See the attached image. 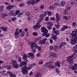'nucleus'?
<instances>
[{
    "instance_id": "nucleus-6",
    "label": "nucleus",
    "mask_w": 77,
    "mask_h": 77,
    "mask_svg": "<svg viewBox=\"0 0 77 77\" xmlns=\"http://www.w3.org/2000/svg\"><path fill=\"white\" fill-rule=\"evenodd\" d=\"M15 7V5H9L7 6L6 7V8L8 11H10L11 9H12V8H14Z\"/></svg>"
},
{
    "instance_id": "nucleus-40",
    "label": "nucleus",
    "mask_w": 77,
    "mask_h": 77,
    "mask_svg": "<svg viewBox=\"0 0 77 77\" xmlns=\"http://www.w3.org/2000/svg\"><path fill=\"white\" fill-rule=\"evenodd\" d=\"M20 11L17 10L16 11V15H18V14H19L20 13Z\"/></svg>"
},
{
    "instance_id": "nucleus-29",
    "label": "nucleus",
    "mask_w": 77,
    "mask_h": 77,
    "mask_svg": "<svg viewBox=\"0 0 77 77\" xmlns=\"http://www.w3.org/2000/svg\"><path fill=\"white\" fill-rule=\"evenodd\" d=\"M0 11L1 12H2V11H4L3 9L4 8V6L3 5H1L0 7Z\"/></svg>"
},
{
    "instance_id": "nucleus-26",
    "label": "nucleus",
    "mask_w": 77,
    "mask_h": 77,
    "mask_svg": "<svg viewBox=\"0 0 77 77\" xmlns=\"http://www.w3.org/2000/svg\"><path fill=\"white\" fill-rule=\"evenodd\" d=\"M38 43L39 44H45V43L42 40L39 41Z\"/></svg>"
},
{
    "instance_id": "nucleus-8",
    "label": "nucleus",
    "mask_w": 77,
    "mask_h": 77,
    "mask_svg": "<svg viewBox=\"0 0 77 77\" xmlns=\"http://www.w3.org/2000/svg\"><path fill=\"white\" fill-rule=\"evenodd\" d=\"M41 25H39V23H36V26H33V28L34 29H35V30H37V29H39L41 27Z\"/></svg>"
},
{
    "instance_id": "nucleus-36",
    "label": "nucleus",
    "mask_w": 77,
    "mask_h": 77,
    "mask_svg": "<svg viewBox=\"0 0 77 77\" xmlns=\"http://www.w3.org/2000/svg\"><path fill=\"white\" fill-rule=\"evenodd\" d=\"M25 35V32H23L21 33L20 36H23V37Z\"/></svg>"
},
{
    "instance_id": "nucleus-51",
    "label": "nucleus",
    "mask_w": 77,
    "mask_h": 77,
    "mask_svg": "<svg viewBox=\"0 0 77 77\" xmlns=\"http://www.w3.org/2000/svg\"><path fill=\"white\" fill-rule=\"evenodd\" d=\"M7 74H9V75H10L12 73L9 71H7Z\"/></svg>"
},
{
    "instance_id": "nucleus-24",
    "label": "nucleus",
    "mask_w": 77,
    "mask_h": 77,
    "mask_svg": "<svg viewBox=\"0 0 77 77\" xmlns=\"http://www.w3.org/2000/svg\"><path fill=\"white\" fill-rule=\"evenodd\" d=\"M61 5L62 6H63L65 5V2L64 1H62L61 2Z\"/></svg>"
},
{
    "instance_id": "nucleus-9",
    "label": "nucleus",
    "mask_w": 77,
    "mask_h": 77,
    "mask_svg": "<svg viewBox=\"0 0 77 77\" xmlns=\"http://www.w3.org/2000/svg\"><path fill=\"white\" fill-rule=\"evenodd\" d=\"M28 63V60H25L24 61L21 62V65H19L20 67H22L23 66L26 65Z\"/></svg>"
},
{
    "instance_id": "nucleus-46",
    "label": "nucleus",
    "mask_w": 77,
    "mask_h": 77,
    "mask_svg": "<svg viewBox=\"0 0 77 77\" xmlns=\"http://www.w3.org/2000/svg\"><path fill=\"white\" fill-rule=\"evenodd\" d=\"M21 61V57H20L18 58V62H20Z\"/></svg>"
},
{
    "instance_id": "nucleus-15",
    "label": "nucleus",
    "mask_w": 77,
    "mask_h": 77,
    "mask_svg": "<svg viewBox=\"0 0 77 77\" xmlns=\"http://www.w3.org/2000/svg\"><path fill=\"white\" fill-rule=\"evenodd\" d=\"M2 30L3 32H6L8 31V29L5 26H2L0 28Z\"/></svg>"
},
{
    "instance_id": "nucleus-57",
    "label": "nucleus",
    "mask_w": 77,
    "mask_h": 77,
    "mask_svg": "<svg viewBox=\"0 0 77 77\" xmlns=\"http://www.w3.org/2000/svg\"><path fill=\"white\" fill-rule=\"evenodd\" d=\"M45 21H48V17H46L45 18Z\"/></svg>"
},
{
    "instance_id": "nucleus-17",
    "label": "nucleus",
    "mask_w": 77,
    "mask_h": 77,
    "mask_svg": "<svg viewBox=\"0 0 77 77\" xmlns=\"http://www.w3.org/2000/svg\"><path fill=\"white\" fill-rule=\"evenodd\" d=\"M55 65L58 67H60V63L59 61H56L55 63Z\"/></svg>"
},
{
    "instance_id": "nucleus-62",
    "label": "nucleus",
    "mask_w": 77,
    "mask_h": 77,
    "mask_svg": "<svg viewBox=\"0 0 77 77\" xmlns=\"http://www.w3.org/2000/svg\"><path fill=\"white\" fill-rule=\"evenodd\" d=\"M17 15V14H16V13H13V16H14V17H15Z\"/></svg>"
},
{
    "instance_id": "nucleus-50",
    "label": "nucleus",
    "mask_w": 77,
    "mask_h": 77,
    "mask_svg": "<svg viewBox=\"0 0 77 77\" xmlns=\"http://www.w3.org/2000/svg\"><path fill=\"white\" fill-rule=\"evenodd\" d=\"M14 13L12 11H11L10 13V16H13V14Z\"/></svg>"
},
{
    "instance_id": "nucleus-7",
    "label": "nucleus",
    "mask_w": 77,
    "mask_h": 77,
    "mask_svg": "<svg viewBox=\"0 0 77 77\" xmlns=\"http://www.w3.org/2000/svg\"><path fill=\"white\" fill-rule=\"evenodd\" d=\"M35 3V2H34V1L33 0H30L28 1L27 4V5H34V4H36Z\"/></svg>"
},
{
    "instance_id": "nucleus-11",
    "label": "nucleus",
    "mask_w": 77,
    "mask_h": 77,
    "mask_svg": "<svg viewBox=\"0 0 77 77\" xmlns=\"http://www.w3.org/2000/svg\"><path fill=\"white\" fill-rule=\"evenodd\" d=\"M67 44L66 42H62L60 45V46L59 47V48H61L63 46L66 45Z\"/></svg>"
},
{
    "instance_id": "nucleus-22",
    "label": "nucleus",
    "mask_w": 77,
    "mask_h": 77,
    "mask_svg": "<svg viewBox=\"0 0 77 77\" xmlns=\"http://www.w3.org/2000/svg\"><path fill=\"white\" fill-rule=\"evenodd\" d=\"M71 67V68L72 69L73 71H74V70H76V69L77 68V67H75L74 66H73V65H71L70 66Z\"/></svg>"
},
{
    "instance_id": "nucleus-42",
    "label": "nucleus",
    "mask_w": 77,
    "mask_h": 77,
    "mask_svg": "<svg viewBox=\"0 0 77 77\" xmlns=\"http://www.w3.org/2000/svg\"><path fill=\"white\" fill-rule=\"evenodd\" d=\"M55 70L57 73H59V72H60V70H59V69H57V68Z\"/></svg>"
},
{
    "instance_id": "nucleus-52",
    "label": "nucleus",
    "mask_w": 77,
    "mask_h": 77,
    "mask_svg": "<svg viewBox=\"0 0 77 77\" xmlns=\"http://www.w3.org/2000/svg\"><path fill=\"white\" fill-rule=\"evenodd\" d=\"M49 8L50 9H53V8H54V7L53 6L51 5L49 6Z\"/></svg>"
},
{
    "instance_id": "nucleus-43",
    "label": "nucleus",
    "mask_w": 77,
    "mask_h": 77,
    "mask_svg": "<svg viewBox=\"0 0 77 77\" xmlns=\"http://www.w3.org/2000/svg\"><path fill=\"white\" fill-rule=\"evenodd\" d=\"M51 55H52V56H53V57H56V54L54 53L51 54Z\"/></svg>"
},
{
    "instance_id": "nucleus-45",
    "label": "nucleus",
    "mask_w": 77,
    "mask_h": 77,
    "mask_svg": "<svg viewBox=\"0 0 77 77\" xmlns=\"http://www.w3.org/2000/svg\"><path fill=\"white\" fill-rule=\"evenodd\" d=\"M47 40V39L46 38H45L42 41H43V42L44 43H45V42H46Z\"/></svg>"
},
{
    "instance_id": "nucleus-34",
    "label": "nucleus",
    "mask_w": 77,
    "mask_h": 77,
    "mask_svg": "<svg viewBox=\"0 0 77 77\" xmlns=\"http://www.w3.org/2000/svg\"><path fill=\"white\" fill-rule=\"evenodd\" d=\"M8 16V14L6 13H4L3 14V15L2 16V18H4V17H7Z\"/></svg>"
},
{
    "instance_id": "nucleus-64",
    "label": "nucleus",
    "mask_w": 77,
    "mask_h": 77,
    "mask_svg": "<svg viewBox=\"0 0 77 77\" xmlns=\"http://www.w3.org/2000/svg\"><path fill=\"white\" fill-rule=\"evenodd\" d=\"M44 6L43 5H42L40 6V8L42 9L44 8Z\"/></svg>"
},
{
    "instance_id": "nucleus-47",
    "label": "nucleus",
    "mask_w": 77,
    "mask_h": 77,
    "mask_svg": "<svg viewBox=\"0 0 77 77\" xmlns=\"http://www.w3.org/2000/svg\"><path fill=\"white\" fill-rule=\"evenodd\" d=\"M55 26L57 28V29H59V28L60 27V25H55Z\"/></svg>"
},
{
    "instance_id": "nucleus-18",
    "label": "nucleus",
    "mask_w": 77,
    "mask_h": 77,
    "mask_svg": "<svg viewBox=\"0 0 77 77\" xmlns=\"http://www.w3.org/2000/svg\"><path fill=\"white\" fill-rule=\"evenodd\" d=\"M13 68H14L16 69H18L19 67V65L17 64V63H16V64H15L13 65Z\"/></svg>"
},
{
    "instance_id": "nucleus-5",
    "label": "nucleus",
    "mask_w": 77,
    "mask_h": 77,
    "mask_svg": "<svg viewBox=\"0 0 77 77\" xmlns=\"http://www.w3.org/2000/svg\"><path fill=\"white\" fill-rule=\"evenodd\" d=\"M44 16L42 14L40 15V18L39 19V20L37 21L38 23L39 24L42 21V20H43L44 19Z\"/></svg>"
},
{
    "instance_id": "nucleus-44",
    "label": "nucleus",
    "mask_w": 77,
    "mask_h": 77,
    "mask_svg": "<svg viewBox=\"0 0 77 77\" xmlns=\"http://www.w3.org/2000/svg\"><path fill=\"white\" fill-rule=\"evenodd\" d=\"M51 26L50 25H49L48 26H47V28L48 30H50L51 29Z\"/></svg>"
},
{
    "instance_id": "nucleus-4",
    "label": "nucleus",
    "mask_w": 77,
    "mask_h": 77,
    "mask_svg": "<svg viewBox=\"0 0 77 77\" xmlns=\"http://www.w3.org/2000/svg\"><path fill=\"white\" fill-rule=\"evenodd\" d=\"M52 64V61H49V62H47L45 65V67H50V68H54V67L51 65Z\"/></svg>"
},
{
    "instance_id": "nucleus-10",
    "label": "nucleus",
    "mask_w": 77,
    "mask_h": 77,
    "mask_svg": "<svg viewBox=\"0 0 77 77\" xmlns=\"http://www.w3.org/2000/svg\"><path fill=\"white\" fill-rule=\"evenodd\" d=\"M28 57H30L32 59L34 58L35 56L34 54L32 53H29L28 54Z\"/></svg>"
},
{
    "instance_id": "nucleus-33",
    "label": "nucleus",
    "mask_w": 77,
    "mask_h": 77,
    "mask_svg": "<svg viewBox=\"0 0 77 77\" xmlns=\"http://www.w3.org/2000/svg\"><path fill=\"white\" fill-rule=\"evenodd\" d=\"M10 77H16V75L15 74H13L12 73L11 74H10Z\"/></svg>"
},
{
    "instance_id": "nucleus-56",
    "label": "nucleus",
    "mask_w": 77,
    "mask_h": 77,
    "mask_svg": "<svg viewBox=\"0 0 77 77\" xmlns=\"http://www.w3.org/2000/svg\"><path fill=\"white\" fill-rule=\"evenodd\" d=\"M34 9H35V11H38V8L37 7H35L34 8Z\"/></svg>"
},
{
    "instance_id": "nucleus-25",
    "label": "nucleus",
    "mask_w": 77,
    "mask_h": 77,
    "mask_svg": "<svg viewBox=\"0 0 77 77\" xmlns=\"http://www.w3.org/2000/svg\"><path fill=\"white\" fill-rule=\"evenodd\" d=\"M6 68L7 69L9 70V69H11V66H8L6 65Z\"/></svg>"
},
{
    "instance_id": "nucleus-13",
    "label": "nucleus",
    "mask_w": 77,
    "mask_h": 77,
    "mask_svg": "<svg viewBox=\"0 0 77 77\" xmlns=\"http://www.w3.org/2000/svg\"><path fill=\"white\" fill-rule=\"evenodd\" d=\"M42 31V32H43L44 33H45V32H48V31L47 29H45V28L44 27H42L41 28Z\"/></svg>"
},
{
    "instance_id": "nucleus-48",
    "label": "nucleus",
    "mask_w": 77,
    "mask_h": 77,
    "mask_svg": "<svg viewBox=\"0 0 77 77\" xmlns=\"http://www.w3.org/2000/svg\"><path fill=\"white\" fill-rule=\"evenodd\" d=\"M2 72L3 74H4V75H6V73L7 72L6 71H2Z\"/></svg>"
},
{
    "instance_id": "nucleus-21",
    "label": "nucleus",
    "mask_w": 77,
    "mask_h": 77,
    "mask_svg": "<svg viewBox=\"0 0 77 77\" xmlns=\"http://www.w3.org/2000/svg\"><path fill=\"white\" fill-rule=\"evenodd\" d=\"M18 35H20V33L18 32H15L14 33V36L16 38L18 37Z\"/></svg>"
},
{
    "instance_id": "nucleus-49",
    "label": "nucleus",
    "mask_w": 77,
    "mask_h": 77,
    "mask_svg": "<svg viewBox=\"0 0 77 77\" xmlns=\"http://www.w3.org/2000/svg\"><path fill=\"white\" fill-rule=\"evenodd\" d=\"M22 15H23V13H20L18 15V17H21V16H20Z\"/></svg>"
},
{
    "instance_id": "nucleus-16",
    "label": "nucleus",
    "mask_w": 77,
    "mask_h": 77,
    "mask_svg": "<svg viewBox=\"0 0 77 77\" xmlns=\"http://www.w3.org/2000/svg\"><path fill=\"white\" fill-rule=\"evenodd\" d=\"M74 54H73L72 55L68 57V60H71L72 59H74Z\"/></svg>"
},
{
    "instance_id": "nucleus-28",
    "label": "nucleus",
    "mask_w": 77,
    "mask_h": 77,
    "mask_svg": "<svg viewBox=\"0 0 77 77\" xmlns=\"http://www.w3.org/2000/svg\"><path fill=\"white\" fill-rule=\"evenodd\" d=\"M54 32V33L56 35H58L59 34V30H56Z\"/></svg>"
},
{
    "instance_id": "nucleus-60",
    "label": "nucleus",
    "mask_w": 77,
    "mask_h": 77,
    "mask_svg": "<svg viewBox=\"0 0 77 77\" xmlns=\"http://www.w3.org/2000/svg\"><path fill=\"white\" fill-rule=\"evenodd\" d=\"M32 74H33V72H32V71H31L29 74V75H32Z\"/></svg>"
},
{
    "instance_id": "nucleus-2",
    "label": "nucleus",
    "mask_w": 77,
    "mask_h": 77,
    "mask_svg": "<svg viewBox=\"0 0 77 77\" xmlns=\"http://www.w3.org/2000/svg\"><path fill=\"white\" fill-rule=\"evenodd\" d=\"M75 34V32H74L69 36L70 38H71L70 43L72 45H74L75 44L77 43V36L74 35V34Z\"/></svg>"
},
{
    "instance_id": "nucleus-12",
    "label": "nucleus",
    "mask_w": 77,
    "mask_h": 77,
    "mask_svg": "<svg viewBox=\"0 0 77 77\" xmlns=\"http://www.w3.org/2000/svg\"><path fill=\"white\" fill-rule=\"evenodd\" d=\"M42 35L45 36V37H46V38H48L49 36L50 35V34L48 33V32H45L43 33L42 34Z\"/></svg>"
},
{
    "instance_id": "nucleus-54",
    "label": "nucleus",
    "mask_w": 77,
    "mask_h": 77,
    "mask_svg": "<svg viewBox=\"0 0 77 77\" xmlns=\"http://www.w3.org/2000/svg\"><path fill=\"white\" fill-rule=\"evenodd\" d=\"M72 25L73 26H74V27H75V26H76V24H75V23L73 22L72 23Z\"/></svg>"
},
{
    "instance_id": "nucleus-55",
    "label": "nucleus",
    "mask_w": 77,
    "mask_h": 77,
    "mask_svg": "<svg viewBox=\"0 0 77 77\" xmlns=\"http://www.w3.org/2000/svg\"><path fill=\"white\" fill-rule=\"evenodd\" d=\"M53 48H54V47H53V46H51L49 48V49H50V50H53Z\"/></svg>"
},
{
    "instance_id": "nucleus-23",
    "label": "nucleus",
    "mask_w": 77,
    "mask_h": 77,
    "mask_svg": "<svg viewBox=\"0 0 77 77\" xmlns=\"http://www.w3.org/2000/svg\"><path fill=\"white\" fill-rule=\"evenodd\" d=\"M47 25H49V26H53V24L51 22L48 21L47 22Z\"/></svg>"
},
{
    "instance_id": "nucleus-1",
    "label": "nucleus",
    "mask_w": 77,
    "mask_h": 77,
    "mask_svg": "<svg viewBox=\"0 0 77 77\" xmlns=\"http://www.w3.org/2000/svg\"><path fill=\"white\" fill-rule=\"evenodd\" d=\"M36 64L33 63L32 64H31L29 66V67H27V66L26 65H25L23 66H22V69H23L22 70V72L23 74H24L26 75L28 73V71H29L28 69H32L33 66H36Z\"/></svg>"
},
{
    "instance_id": "nucleus-3",
    "label": "nucleus",
    "mask_w": 77,
    "mask_h": 77,
    "mask_svg": "<svg viewBox=\"0 0 77 77\" xmlns=\"http://www.w3.org/2000/svg\"><path fill=\"white\" fill-rule=\"evenodd\" d=\"M31 47L32 49V52L35 53L36 52L35 50L38 48V45L36 43L33 42L31 44Z\"/></svg>"
},
{
    "instance_id": "nucleus-39",
    "label": "nucleus",
    "mask_w": 77,
    "mask_h": 77,
    "mask_svg": "<svg viewBox=\"0 0 77 77\" xmlns=\"http://www.w3.org/2000/svg\"><path fill=\"white\" fill-rule=\"evenodd\" d=\"M25 14L26 16H30V14L29 12H26Z\"/></svg>"
},
{
    "instance_id": "nucleus-27",
    "label": "nucleus",
    "mask_w": 77,
    "mask_h": 77,
    "mask_svg": "<svg viewBox=\"0 0 77 77\" xmlns=\"http://www.w3.org/2000/svg\"><path fill=\"white\" fill-rule=\"evenodd\" d=\"M27 55L26 54L24 55L23 57V59L25 60H27Z\"/></svg>"
},
{
    "instance_id": "nucleus-30",
    "label": "nucleus",
    "mask_w": 77,
    "mask_h": 77,
    "mask_svg": "<svg viewBox=\"0 0 77 77\" xmlns=\"http://www.w3.org/2000/svg\"><path fill=\"white\" fill-rule=\"evenodd\" d=\"M56 18H57V20H59V19H60V17H59V13H57L56 14Z\"/></svg>"
},
{
    "instance_id": "nucleus-37",
    "label": "nucleus",
    "mask_w": 77,
    "mask_h": 77,
    "mask_svg": "<svg viewBox=\"0 0 77 77\" xmlns=\"http://www.w3.org/2000/svg\"><path fill=\"white\" fill-rule=\"evenodd\" d=\"M43 62L42 60H40L39 61V65H42V64H43Z\"/></svg>"
},
{
    "instance_id": "nucleus-58",
    "label": "nucleus",
    "mask_w": 77,
    "mask_h": 77,
    "mask_svg": "<svg viewBox=\"0 0 77 77\" xmlns=\"http://www.w3.org/2000/svg\"><path fill=\"white\" fill-rule=\"evenodd\" d=\"M63 18L65 19L66 20H68V18L66 16H64V17H63Z\"/></svg>"
},
{
    "instance_id": "nucleus-14",
    "label": "nucleus",
    "mask_w": 77,
    "mask_h": 77,
    "mask_svg": "<svg viewBox=\"0 0 77 77\" xmlns=\"http://www.w3.org/2000/svg\"><path fill=\"white\" fill-rule=\"evenodd\" d=\"M68 26H67L66 25H63V28H61L60 31H64L65 30H66V29H68Z\"/></svg>"
},
{
    "instance_id": "nucleus-31",
    "label": "nucleus",
    "mask_w": 77,
    "mask_h": 77,
    "mask_svg": "<svg viewBox=\"0 0 77 77\" xmlns=\"http://www.w3.org/2000/svg\"><path fill=\"white\" fill-rule=\"evenodd\" d=\"M48 15L49 17H50L52 15V12L51 11H48Z\"/></svg>"
},
{
    "instance_id": "nucleus-19",
    "label": "nucleus",
    "mask_w": 77,
    "mask_h": 77,
    "mask_svg": "<svg viewBox=\"0 0 77 77\" xmlns=\"http://www.w3.org/2000/svg\"><path fill=\"white\" fill-rule=\"evenodd\" d=\"M11 61L13 64V65L15 64H17V61H16V60H15L14 59H12Z\"/></svg>"
},
{
    "instance_id": "nucleus-32",
    "label": "nucleus",
    "mask_w": 77,
    "mask_h": 77,
    "mask_svg": "<svg viewBox=\"0 0 77 77\" xmlns=\"http://www.w3.org/2000/svg\"><path fill=\"white\" fill-rule=\"evenodd\" d=\"M76 30H77V29H75V31H72V33H74V32H75V34H74V35L77 36V35H76V34H77V32Z\"/></svg>"
},
{
    "instance_id": "nucleus-35",
    "label": "nucleus",
    "mask_w": 77,
    "mask_h": 77,
    "mask_svg": "<svg viewBox=\"0 0 77 77\" xmlns=\"http://www.w3.org/2000/svg\"><path fill=\"white\" fill-rule=\"evenodd\" d=\"M35 77H41V76H42V75L38 74H37L35 75Z\"/></svg>"
},
{
    "instance_id": "nucleus-63",
    "label": "nucleus",
    "mask_w": 77,
    "mask_h": 77,
    "mask_svg": "<svg viewBox=\"0 0 77 77\" xmlns=\"http://www.w3.org/2000/svg\"><path fill=\"white\" fill-rule=\"evenodd\" d=\"M36 56L37 57H40V54L39 53H38L37 54Z\"/></svg>"
},
{
    "instance_id": "nucleus-38",
    "label": "nucleus",
    "mask_w": 77,
    "mask_h": 77,
    "mask_svg": "<svg viewBox=\"0 0 77 77\" xmlns=\"http://www.w3.org/2000/svg\"><path fill=\"white\" fill-rule=\"evenodd\" d=\"M69 61V63L70 65H71L72 63L73 60H68Z\"/></svg>"
},
{
    "instance_id": "nucleus-20",
    "label": "nucleus",
    "mask_w": 77,
    "mask_h": 77,
    "mask_svg": "<svg viewBox=\"0 0 77 77\" xmlns=\"http://www.w3.org/2000/svg\"><path fill=\"white\" fill-rule=\"evenodd\" d=\"M52 38L54 39V41H56V39H57V36L54 34H53L52 35Z\"/></svg>"
},
{
    "instance_id": "nucleus-53",
    "label": "nucleus",
    "mask_w": 77,
    "mask_h": 77,
    "mask_svg": "<svg viewBox=\"0 0 77 77\" xmlns=\"http://www.w3.org/2000/svg\"><path fill=\"white\" fill-rule=\"evenodd\" d=\"M16 18H11V20L12 21H14L15 20H16Z\"/></svg>"
},
{
    "instance_id": "nucleus-59",
    "label": "nucleus",
    "mask_w": 77,
    "mask_h": 77,
    "mask_svg": "<svg viewBox=\"0 0 77 77\" xmlns=\"http://www.w3.org/2000/svg\"><path fill=\"white\" fill-rule=\"evenodd\" d=\"M74 48L75 49H75H77V45H75L74 47Z\"/></svg>"
},
{
    "instance_id": "nucleus-41",
    "label": "nucleus",
    "mask_w": 77,
    "mask_h": 77,
    "mask_svg": "<svg viewBox=\"0 0 77 77\" xmlns=\"http://www.w3.org/2000/svg\"><path fill=\"white\" fill-rule=\"evenodd\" d=\"M33 36H37L38 35V33L36 32H34L32 34Z\"/></svg>"
},
{
    "instance_id": "nucleus-61",
    "label": "nucleus",
    "mask_w": 77,
    "mask_h": 77,
    "mask_svg": "<svg viewBox=\"0 0 77 77\" xmlns=\"http://www.w3.org/2000/svg\"><path fill=\"white\" fill-rule=\"evenodd\" d=\"M5 4L6 5H10V4H9V3L7 2H5Z\"/></svg>"
}]
</instances>
